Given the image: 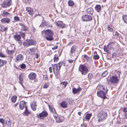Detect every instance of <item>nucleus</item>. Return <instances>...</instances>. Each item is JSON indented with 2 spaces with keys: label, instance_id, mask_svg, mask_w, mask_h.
Wrapping results in <instances>:
<instances>
[{
  "label": "nucleus",
  "instance_id": "1",
  "mask_svg": "<svg viewBox=\"0 0 127 127\" xmlns=\"http://www.w3.org/2000/svg\"><path fill=\"white\" fill-rule=\"evenodd\" d=\"M62 62H60L58 64H55L53 65V68L54 73L56 75L59 74V71L63 64Z\"/></svg>",
  "mask_w": 127,
  "mask_h": 127
},
{
  "label": "nucleus",
  "instance_id": "2",
  "mask_svg": "<svg viewBox=\"0 0 127 127\" xmlns=\"http://www.w3.org/2000/svg\"><path fill=\"white\" fill-rule=\"evenodd\" d=\"M121 73L119 71H117L115 75L112 76L110 78V81L113 84L117 83L119 81L120 78V74Z\"/></svg>",
  "mask_w": 127,
  "mask_h": 127
},
{
  "label": "nucleus",
  "instance_id": "3",
  "mask_svg": "<svg viewBox=\"0 0 127 127\" xmlns=\"http://www.w3.org/2000/svg\"><path fill=\"white\" fill-rule=\"evenodd\" d=\"M45 33L46 35V38L48 40H53V36L54 35L53 32L50 29L46 30L45 31Z\"/></svg>",
  "mask_w": 127,
  "mask_h": 127
},
{
  "label": "nucleus",
  "instance_id": "4",
  "mask_svg": "<svg viewBox=\"0 0 127 127\" xmlns=\"http://www.w3.org/2000/svg\"><path fill=\"white\" fill-rule=\"evenodd\" d=\"M76 49V46L75 45H73L71 47L70 53V55L72 59H75V60L76 59L78 56L77 54L76 55L75 54Z\"/></svg>",
  "mask_w": 127,
  "mask_h": 127
},
{
  "label": "nucleus",
  "instance_id": "5",
  "mask_svg": "<svg viewBox=\"0 0 127 127\" xmlns=\"http://www.w3.org/2000/svg\"><path fill=\"white\" fill-rule=\"evenodd\" d=\"M108 90L107 89H105V91L104 92V91H100L97 92V95L99 97L105 99L106 98L105 95L107 93Z\"/></svg>",
  "mask_w": 127,
  "mask_h": 127
},
{
  "label": "nucleus",
  "instance_id": "6",
  "mask_svg": "<svg viewBox=\"0 0 127 127\" xmlns=\"http://www.w3.org/2000/svg\"><path fill=\"white\" fill-rule=\"evenodd\" d=\"M99 117L98 121L99 122L103 120L106 119L107 117V114L106 113L102 111H100L99 113Z\"/></svg>",
  "mask_w": 127,
  "mask_h": 127
},
{
  "label": "nucleus",
  "instance_id": "7",
  "mask_svg": "<svg viewBox=\"0 0 127 127\" xmlns=\"http://www.w3.org/2000/svg\"><path fill=\"white\" fill-rule=\"evenodd\" d=\"M36 44V41L33 39H27L24 42L23 44L25 46H29L34 45Z\"/></svg>",
  "mask_w": 127,
  "mask_h": 127
},
{
  "label": "nucleus",
  "instance_id": "8",
  "mask_svg": "<svg viewBox=\"0 0 127 127\" xmlns=\"http://www.w3.org/2000/svg\"><path fill=\"white\" fill-rule=\"evenodd\" d=\"M79 70L82 73V74H85L88 72V69L86 66L80 65L79 68Z\"/></svg>",
  "mask_w": 127,
  "mask_h": 127
},
{
  "label": "nucleus",
  "instance_id": "9",
  "mask_svg": "<svg viewBox=\"0 0 127 127\" xmlns=\"http://www.w3.org/2000/svg\"><path fill=\"white\" fill-rule=\"evenodd\" d=\"M12 3L11 0H7L4 1L2 4V7L3 8H6L9 6Z\"/></svg>",
  "mask_w": 127,
  "mask_h": 127
},
{
  "label": "nucleus",
  "instance_id": "10",
  "mask_svg": "<svg viewBox=\"0 0 127 127\" xmlns=\"http://www.w3.org/2000/svg\"><path fill=\"white\" fill-rule=\"evenodd\" d=\"M48 115V113L46 111H43L42 112L37 115V117L41 119H43L44 117Z\"/></svg>",
  "mask_w": 127,
  "mask_h": 127
},
{
  "label": "nucleus",
  "instance_id": "11",
  "mask_svg": "<svg viewBox=\"0 0 127 127\" xmlns=\"http://www.w3.org/2000/svg\"><path fill=\"white\" fill-rule=\"evenodd\" d=\"M36 48H31L27 50V52L29 54L32 55L35 54Z\"/></svg>",
  "mask_w": 127,
  "mask_h": 127
},
{
  "label": "nucleus",
  "instance_id": "12",
  "mask_svg": "<svg viewBox=\"0 0 127 127\" xmlns=\"http://www.w3.org/2000/svg\"><path fill=\"white\" fill-rule=\"evenodd\" d=\"M23 56L21 54H19L17 55L16 57V62L18 63L22 61L23 59Z\"/></svg>",
  "mask_w": 127,
  "mask_h": 127
},
{
  "label": "nucleus",
  "instance_id": "13",
  "mask_svg": "<svg viewBox=\"0 0 127 127\" xmlns=\"http://www.w3.org/2000/svg\"><path fill=\"white\" fill-rule=\"evenodd\" d=\"M82 19L84 21H89L92 20V18L91 16L88 15H85L82 17Z\"/></svg>",
  "mask_w": 127,
  "mask_h": 127
},
{
  "label": "nucleus",
  "instance_id": "14",
  "mask_svg": "<svg viewBox=\"0 0 127 127\" xmlns=\"http://www.w3.org/2000/svg\"><path fill=\"white\" fill-rule=\"evenodd\" d=\"M2 24H8L10 22V20L7 18H4L0 20Z\"/></svg>",
  "mask_w": 127,
  "mask_h": 127
},
{
  "label": "nucleus",
  "instance_id": "15",
  "mask_svg": "<svg viewBox=\"0 0 127 127\" xmlns=\"http://www.w3.org/2000/svg\"><path fill=\"white\" fill-rule=\"evenodd\" d=\"M19 107L20 109H23L24 108H27L26 106V102L25 101H21L19 104Z\"/></svg>",
  "mask_w": 127,
  "mask_h": 127
},
{
  "label": "nucleus",
  "instance_id": "16",
  "mask_svg": "<svg viewBox=\"0 0 127 127\" xmlns=\"http://www.w3.org/2000/svg\"><path fill=\"white\" fill-rule=\"evenodd\" d=\"M81 90V89L79 87L77 88H76L75 87H74L72 89V92L73 93L75 94L78 93L79 92H80Z\"/></svg>",
  "mask_w": 127,
  "mask_h": 127
},
{
  "label": "nucleus",
  "instance_id": "17",
  "mask_svg": "<svg viewBox=\"0 0 127 127\" xmlns=\"http://www.w3.org/2000/svg\"><path fill=\"white\" fill-rule=\"evenodd\" d=\"M36 76V74L32 72L29 75L28 78L30 80H33L35 78Z\"/></svg>",
  "mask_w": 127,
  "mask_h": 127
},
{
  "label": "nucleus",
  "instance_id": "18",
  "mask_svg": "<svg viewBox=\"0 0 127 127\" xmlns=\"http://www.w3.org/2000/svg\"><path fill=\"white\" fill-rule=\"evenodd\" d=\"M26 10L30 15H33L34 13V11L32 8L30 7H27L26 8Z\"/></svg>",
  "mask_w": 127,
  "mask_h": 127
},
{
  "label": "nucleus",
  "instance_id": "19",
  "mask_svg": "<svg viewBox=\"0 0 127 127\" xmlns=\"http://www.w3.org/2000/svg\"><path fill=\"white\" fill-rule=\"evenodd\" d=\"M36 105L35 102H32L31 103V106L32 109L33 111H35L36 109Z\"/></svg>",
  "mask_w": 127,
  "mask_h": 127
},
{
  "label": "nucleus",
  "instance_id": "20",
  "mask_svg": "<svg viewBox=\"0 0 127 127\" xmlns=\"http://www.w3.org/2000/svg\"><path fill=\"white\" fill-rule=\"evenodd\" d=\"M25 75L23 74H21L19 75V82L20 84H21V83H23V78H24Z\"/></svg>",
  "mask_w": 127,
  "mask_h": 127
},
{
  "label": "nucleus",
  "instance_id": "21",
  "mask_svg": "<svg viewBox=\"0 0 127 127\" xmlns=\"http://www.w3.org/2000/svg\"><path fill=\"white\" fill-rule=\"evenodd\" d=\"M57 26L60 27L61 28H63L65 26V24L62 22L59 21L56 23Z\"/></svg>",
  "mask_w": 127,
  "mask_h": 127
},
{
  "label": "nucleus",
  "instance_id": "22",
  "mask_svg": "<svg viewBox=\"0 0 127 127\" xmlns=\"http://www.w3.org/2000/svg\"><path fill=\"white\" fill-rule=\"evenodd\" d=\"M54 117L57 122L60 123L62 122V121L61 120L60 117H58L57 115H54Z\"/></svg>",
  "mask_w": 127,
  "mask_h": 127
},
{
  "label": "nucleus",
  "instance_id": "23",
  "mask_svg": "<svg viewBox=\"0 0 127 127\" xmlns=\"http://www.w3.org/2000/svg\"><path fill=\"white\" fill-rule=\"evenodd\" d=\"M10 15V13L8 12L5 11V10H4L3 11V13L2 14V15L4 17H7L9 16Z\"/></svg>",
  "mask_w": 127,
  "mask_h": 127
},
{
  "label": "nucleus",
  "instance_id": "24",
  "mask_svg": "<svg viewBox=\"0 0 127 127\" xmlns=\"http://www.w3.org/2000/svg\"><path fill=\"white\" fill-rule=\"evenodd\" d=\"M86 11L88 13L90 14H92L94 12L93 9L91 8H90L87 9Z\"/></svg>",
  "mask_w": 127,
  "mask_h": 127
},
{
  "label": "nucleus",
  "instance_id": "25",
  "mask_svg": "<svg viewBox=\"0 0 127 127\" xmlns=\"http://www.w3.org/2000/svg\"><path fill=\"white\" fill-rule=\"evenodd\" d=\"M60 106L62 107L65 108H66L67 106V103L64 101H63L62 103H60Z\"/></svg>",
  "mask_w": 127,
  "mask_h": 127
},
{
  "label": "nucleus",
  "instance_id": "26",
  "mask_svg": "<svg viewBox=\"0 0 127 127\" xmlns=\"http://www.w3.org/2000/svg\"><path fill=\"white\" fill-rule=\"evenodd\" d=\"M7 63L6 61L0 59V67L3 66Z\"/></svg>",
  "mask_w": 127,
  "mask_h": 127
},
{
  "label": "nucleus",
  "instance_id": "27",
  "mask_svg": "<svg viewBox=\"0 0 127 127\" xmlns=\"http://www.w3.org/2000/svg\"><path fill=\"white\" fill-rule=\"evenodd\" d=\"M8 29L7 27L4 28L2 25L0 24V30L2 31H5L7 30Z\"/></svg>",
  "mask_w": 127,
  "mask_h": 127
},
{
  "label": "nucleus",
  "instance_id": "28",
  "mask_svg": "<svg viewBox=\"0 0 127 127\" xmlns=\"http://www.w3.org/2000/svg\"><path fill=\"white\" fill-rule=\"evenodd\" d=\"M19 25L21 26L22 29L24 31H26L28 30L27 28L23 24L20 23Z\"/></svg>",
  "mask_w": 127,
  "mask_h": 127
},
{
  "label": "nucleus",
  "instance_id": "29",
  "mask_svg": "<svg viewBox=\"0 0 127 127\" xmlns=\"http://www.w3.org/2000/svg\"><path fill=\"white\" fill-rule=\"evenodd\" d=\"M95 10L98 12H100L101 10V6L99 5H96L95 7Z\"/></svg>",
  "mask_w": 127,
  "mask_h": 127
},
{
  "label": "nucleus",
  "instance_id": "30",
  "mask_svg": "<svg viewBox=\"0 0 127 127\" xmlns=\"http://www.w3.org/2000/svg\"><path fill=\"white\" fill-rule=\"evenodd\" d=\"M74 2L72 0H69L68 1V4L69 6L72 7L74 5Z\"/></svg>",
  "mask_w": 127,
  "mask_h": 127
},
{
  "label": "nucleus",
  "instance_id": "31",
  "mask_svg": "<svg viewBox=\"0 0 127 127\" xmlns=\"http://www.w3.org/2000/svg\"><path fill=\"white\" fill-rule=\"evenodd\" d=\"M97 87L99 88V89L100 90V91H104L103 90H104L105 91V89H107L105 87L101 85H99Z\"/></svg>",
  "mask_w": 127,
  "mask_h": 127
},
{
  "label": "nucleus",
  "instance_id": "32",
  "mask_svg": "<svg viewBox=\"0 0 127 127\" xmlns=\"http://www.w3.org/2000/svg\"><path fill=\"white\" fill-rule=\"evenodd\" d=\"M107 29L109 32H113L114 29L112 28V27L111 25H108L107 27Z\"/></svg>",
  "mask_w": 127,
  "mask_h": 127
},
{
  "label": "nucleus",
  "instance_id": "33",
  "mask_svg": "<svg viewBox=\"0 0 127 127\" xmlns=\"http://www.w3.org/2000/svg\"><path fill=\"white\" fill-rule=\"evenodd\" d=\"M14 37L15 40L17 41H19L21 39V36L20 35L17 34L15 35Z\"/></svg>",
  "mask_w": 127,
  "mask_h": 127
},
{
  "label": "nucleus",
  "instance_id": "34",
  "mask_svg": "<svg viewBox=\"0 0 127 127\" xmlns=\"http://www.w3.org/2000/svg\"><path fill=\"white\" fill-rule=\"evenodd\" d=\"M50 110V111L53 112V115L54 116V115H56V110L55 108H51L50 107L49 108Z\"/></svg>",
  "mask_w": 127,
  "mask_h": 127
},
{
  "label": "nucleus",
  "instance_id": "35",
  "mask_svg": "<svg viewBox=\"0 0 127 127\" xmlns=\"http://www.w3.org/2000/svg\"><path fill=\"white\" fill-rule=\"evenodd\" d=\"M122 19L127 24V15H124L122 16Z\"/></svg>",
  "mask_w": 127,
  "mask_h": 127
},
{
  "label": "nucleus",
  "instance_id": "36",
  "mask_svg": "<svg viewBox=\"0 0 127 127\" xmlns=\"http://www.w3.org/2000/svg\"><path fill=\"white\" fill-rule=\"evenodd\" d=\"M92 116V115L91 114H87L86 115L85 118L88 120H89L90 119V118Z\"/></svg>",
  "mask_w": 127,
  "mask_h": 127
},
{
  "label": "nucleus",
  "instance_id": "37",
  "mask_svg": "<svg viewBox=\"0 0 127 127\" xmlns=\"http://www.w3.org/2000/svg\"><path fill=\"white\" fill-rule=\"evenodd\" d=\"M17 97L16 96H12L11 99V101L13 102H15L16 100Z\"/></svg>",
  "mask_w": 127,
  "mask_h": 127
},
{
  "label": "nucleus",
  "instance_id": "38",
  "mask_svg": "<svg viewBox=\"0 0 127 127\" xmlns=\"http://www.w3.org/2000/svg\"><path fill=\"white\" fill-rule=\"evenodd\" d=\"M59 60V58L58 57H57L56 55H55L54 57V62H57Z\"/></svg>",
  "mask_w": 127,
  "mask_h": 127
},
{
  "label": "nucleus",
  "instance_id": "39",
  "mask_svg": "<svg viewBox=\"0 0 127 127\" xmlns=\"http://www.w3.org/2000/svg\"><path fill=\"white\" fill-rule=\"evenodd\" d=\"M6 123L8 126H10L11 124V120L10 119H9L8 121L7 120L6 122Z\"/></svg>",
  "mask_w": 127,
  "mask_h": 127
},
{
  "label": "nucleus",
  "instance_id": "40",
  "mask_svg": "<svg viewBox=\"0 0 127 127\" xmlns=\"http://www.w3.org/2000/svg\"><path fill=\"white\" fill-rule=\"evenodd\" d=\"M119 33L117 31H114L113 32V36H118Z\"/></svg>",
  "mask_w": 127,
  "mask_h": 127
},
{
  "label": "nucleus",
  "instance_id": "41",
  "mask_svg": "<svg viewBox=\"0 0 127 127\" xmlns=\"http://www.w3.org/2000/svg\"><path fill=\"white\" fill-rule=\"evenodd\" d=\"M24 114L26 115H28L30 113V112H29L27 110V107L26 108L24 112Z\"/></svg>",
  "mask_w": 127,
  "mask_h": 127
},
{
  "label": "nucleus",
  "instance_id": "42",
  "mask_svg": "<svg viewBox=\"0 0 127 127\" xmlns=\"http://www.w3.org/2000/svg\"><path fill=\"white\" fill-rule=\"evenodd\" d=\"M14 51L13 50L12 51H9L8 50L7 51V53L9 55H12L14 53Z\"/></svg>",
  "mask_w": 127,
  "mask_h": 127
},
{
  "label": "nucleus",
  "instance_id": "43",
  "mask_svg": "<svg viewBox=\"0 0 127 127\" xmlns=\"http://www.w3.org/2000/svg\"><path fill=\"white\" fill-rule=\"evenodd\" d=\"M93 58L95 60H97L99 58V56L98 55H94L93 56Z\"/></svg>",
  "mask_w": 127,
  "mask_h": 127
},
{
  "label": "nucleus",
  "instance_id": "44",
  "mask_svg": "<svg viewBox=\"0 0 127 127\" xmlns=\"http://www.w3.org/2000/svg\"><path fill=\"white\" fill-rule=\"evenodd\" d=\"M26 65L24 64H22L20 66V68L22 69H24L26 68Z\"/></svg>",
  "mask_w": 127,
  "mask_h": 127
},
{
  "label": "nucleus",
  "instance_id": "45",
  "mask_svg": "<svg viewBox=\"0 0 127 127\" xmlns=\"http://www.w3.org/2000/svg\"><path fill=\"white\" fill-rule=\"evenodd\" d=\"M108 73V72L107 71H105L104 72H103L102 73V75L103 76L105 77L107 75Z\"/></svg>",
  "mask_w": 127,
  "mask_h": 127
},
{
  "label": "nucleus",
  "instance_id": "46",
  "mask_svg": "<svg viewBox=\"0 0 127 127\" xmlns=\"http://www.w3.org/2000/svg\"><path fill=\"white\" fill-rule=\"evenodd\" d=\"M14 20L16 21H19L20 20V18L19 17L17 16H15L14 17Z\"/></svg>",
  "mask_w": 127,
  "mask_h": 127
},
{
  "label": "nucleus",
  "instance_id": "47",
  "mask_svg": "<svg viewBox=\"0 0 127 127\" xmlns=\"http://www.w3.org/2000/svg\"><path fill=\"white\" fill-rule=\"evenodd\" d=\"M4 120L2 118H0V122L2 124L3 126L4 125Z\"/></svg>",
  "mask_w": 127,
  "mask_h": 127
},
{
  "label": "nucleus",
  "instance_id": "48",
  "mask_svg": "<svg viewBox=\"0 0 127 127\" xmlns=\"http://www.w3.org/2000/svg\"><path fill=\"white\" fill-rule=\"evenodd\" d=\"M93 77V76L92 74L89 73L88 74V78L89 79H92V78Z\"/></svg>",
  "mask_w": 127,
  "mask_h": 127
},
{
  "label": "nucleus",
  "instance_id": "49",
  "mask_svg": "<svg viewBox=\"0 0 127 127\" xmlns=\"http://www.w3.org/2000/svg\"><path fill=\"white\" fill-rule=\"evenodd\" d=\"M122 110L124 113L127 112V108L123 107L122 109Z\"/></svg>",
  "mask_w": 127,
  "mask_h": 127
},
{
  "label": "nucleus",
  "instance_id": "50",
  "mask_svg": "<svg viewBox=\"0 0 127 127\" xmlns=\"http://www.w3.org/2000/svg\"><path fill=\"white\" fill-rule=\"evenodd\" d=\"M62 84L65 85V87L67 85V81H64V82H63L61 83V84Z\"/></svg>",
  "mask_w": 127,
  "mask_h": 127
},
{
  "label": "nucleus",
  "instance_id": "51",
  "mask_svg": "<svg viewBox=\"0 0 127 127\" xmlns=\"http://www.w3.org/2000/svg\"><path fill=\"white\" fill-rule=\"evenodd\" d=\"M46 21H45L44 20H43L42 22V24H41V25H40V27H41V26L42 27V24H43L44 25H46Z\"/></svg>",
  "mask_w": 127,
  "mask_h": 127
},
{
  "label": "nucleus",
  "instance_id": "52",
  "mask_svg": "<svg viewBox=\"0 0 127 127\" xmlns=\"http://www.w3.org/2000/svg\"><path fill=\"white\" fill-rule=\"evenodd\" d=\"M48 78L46 75H44L43 77V79L45 80H47Z\"/></svg>",
  "mask_w": 127,
  "mask_h": 127
},
{
  "label": "nucleus",
  "instance_id": "53",
  "mask_svg": "<svg viewBox=\"0 0 127 127\" xmlns=\"http://www.w3.org/2000/svg\"><path fill=\"white\" fill-rule=\"evenodd\" d=\"M124 116L123 117V118L125 119L127 118V114L126 113L124 114Z\"/></svg>",
  "mask_w": 127,
  "mask_h": 127
},
{
  "label": "nucleus",
  "instance_id": "54",
  "mask_svg": "<svg viewBox=\"0 0 127 127\" xmlns=\"http://www.w3.org/2000/svg\"><path fill=\"white\" fill-rule=\"evenodd\" d=\"M74 59L75 60H68V61L69 62V63H71L73 62L74 61V62L76 60H75V59Z\"/></svg>",
  "mask_w": 127,
  "mask_h": 127
},
{
  "label": "nucleus",
  "instance_id": "55",
  "mask_svg": "<svg viewBox=\"0 0 127 127\" xmlns=\"http://www.w3.org/2000/svg\"><path fill=\"white\" fill-rule=\"evenodd\" d=\"M0 56L3 58L5 57V55L1 53H0Z\"/></svg>",
  "mask_w": 127,
  "mask_h": 127
},
{
  "label": "nucleus",
  "instance_id": "56",
  "mask_svg": "<svg viewBox=\"0 0 127 127\" xmlns=\"http://www.w3.org/2000/svg\"><path fill=\"white\" fill-rule=\"evenodd\" d=\"M84 58L85 59L87 60H88V57L86 55H84Z\"/></svg>",
  "mask_w": 127,
  "mask_h": 127
},
{
  "label": "nucleus",
  "instance_id": "57",
  "mask_svg": "<svg viewBox=\"0 0 127 127\" xmlns=\"http://www.w3.org/2000/svg\"><path fill=\"white\" fill-rule=\"evenodd\" d=\"M48 85L46 84H45L43 85V88H47L48 87Z\"/></svg>",
  "mask_w": 127,
  "mask_h": 127
},
{
  "label": "nucleus",
  "instance_id": "58",
  "mask_svg": "<svg viewBox=\"0 0 127 127\" xmlns=\"http://www.w3.org/2000/svg\"><path fill=\"white\" fill-rule=\"evenodd\" d=\"M20 35H21L22 37L23 38H24L25 36V34L24 33H21L20 34Z\"/></svg>",
  "mask_w": 127,
  "mask_h": 127
},
{
  "label": "nucleus",
  "instance_id": "59",
  "mask_svg": "<svg viewBox=\"0 0 127 127\" xmlns=\"http://www.w3.org/2000/svg\"><path fill=\"white\" fill-rule=\"evenodd\" d=\"M82 127H87V125L86 124H83L81 125Z\"/></svg>",
  "mask_w": 127,
  "mask_h": 127
},
{
  "label": "nucleus",
  "instance_id": "60",
  "mask_svg": "<svg viewBox=\"0 0 127 127\" xmlns=\"http://www.w3.org/2000/svg\"><path fill=\"white\" fill-rule=\"evenodd\" d=\"M49 71L50 73H51L52 71V68L51 67H50L49 68Z\"/></svg>",
  "mask_w": 127,
  "mask_h": 127
},
{
  "label": "nucleus",
  "instance_id": "61",
  "mask_svg": "<svg viewBox=\"0 0 127 127\" xmlns=\"http://www.w3.org/2000/svg\"><path fill=\"white\" fill-rule=\"evenodd\" d=\"M58 47V46H54L52 48V49L53 50H55V49H56Z\"/></svg>",
  "mask_w": 127,
  "mask_h": 127
},
{
  "label": "nucleus",
  "instance_id": "62",
  "mask_svg": "<svg viewBox=\"0 0 127 127\" xmlns=\"http://www.w3.org/2000/svg\"><path fill=\"white\" fill-rule=\"evenodd\" d=\"M35 56L36 57V58H38V54H36V55H35Z\"/></svg>",
  "mask_w": 127,
  "mask_h": 127
},
{
  "label": "nucleus",
  "instance_id": "63",
  "mask_svg": "<svg viewBox=\"0 0 127 127\" xmlns=\"http://www.w3.org/2000/svg\"><path fill=\"white\" fill-rule=\"evenodd\" d=\"M81 114V113L80 112H78V114L79 115H80Z\"/></svg>",
  "mask_w": 127,
  "mask_h": 127
},
{
  "label": "nucleus",
  "instance_id": "64",
  "mask_svg": "<svg viewBox=\"0 0 127 127\" xmlns=\"http://www.w3.org/2000/svg\"><path fill=\"white\" fill-rule=\"evenodd\" d=\"M40 16V14H38V15H35V16Z\"/></svg>",
  "mask_w": 127,
  "mask_h": 127
}]
</instances>
